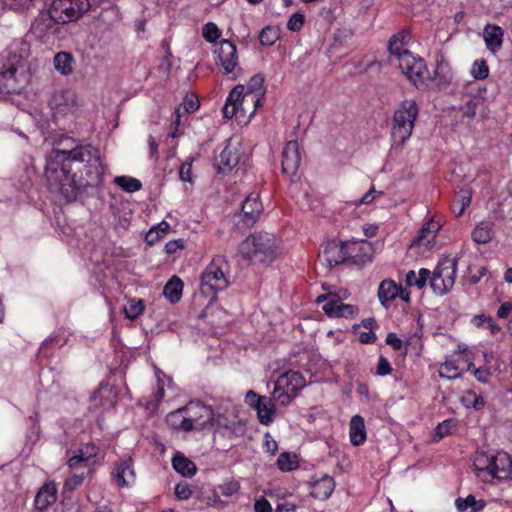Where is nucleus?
Here are the masks:
<instances>
[{
  "instance_id": "50",
  "label": "nucleus",
  "mask_w": 512,
  "mask_h": 512,
  "mask_svg": "<svg viewBox=\"0 0 512 512\" xmlns=\"http://www.w3.org/2000/svg\"><path fill=\"white\" fill-rule=\"evenodd\" d=\"M202 34L207 42L213 43L220 38L221 30L215 23L208 22L204 25Z\"/></svg>"
},
{
  "instance_id": "18",
  "label": "nucleus",
  "mask_w": 512,
  "mask_h": 512,
  "mask_svg": "<svg viewBox=\"0 0 512 512\" xmlns=\"http://www.w3.org/2000/svg\"><path fill=\"white\" fill-rule=\"evenodd\" d=\"M301 155L297 141L286 143L282 151V170L288 176H294L300 166Z\"/></svg>"
},
{
  "instance_id": "63",
  "label": "nucleus",
  "mask_w": 512,
  "mask_h": 512,
  "mask_svg": "<svg viewBox=\"0 0 512 512\" xmlns=\"http://www.w3.org/2000/svg\"><path fill=\"white\" fill-rule=\"evenodd\" d=\"M386 343L391 345L396 350H400L403 346L402 340L395 333H389L387 335Z\"/></svg>"
},
{
  "instance_id": "15",
  "label": "nucleus",
  "mask_w": 512,
  "mask_h": 512,
  "mask_svg": "<svg viewBox=\"0 0 512 512\" xmlns=\"http://www.w3.org/2000/svg\"><path fill=\"white\" fill-rule=\"evenodd\" d=\"M217 64L222 68L224 74L235 72L238 68L237 47L229 40H222L214 50Z\"/></svg>"
},
{
  "instance_id": "6",
  "label": "nucleus",
  "mask_w": 512,
  "mask_h": 512,
  "mask_svg": "<svg viewBox=\"0 0 512 512\" xmlns=\"http://www.w3.org/2000/svg\"><path fill=\"white\" fill-rule=\"evenodd\" d=\"M228 274L229 263L226 257L222 255L213 257L201 274V293L210 300H215L217 292L228 287Z\"/></svg>"
},
{
  "instance_id": "28",
  "label": "nucleus",
  "mask_w": 512,
  "mask_h": 512,
  "mask_svg": "<svg viewBox=\"0 0 512 512\" xmlns=\"http://www.w3.org/2000/svg\"><path fill=\"white\" fill-rule=\"evenodd\" d=\"M494 222L484 220L479 222L471 233L472 240L477 244H487L494 236Z\"/></svg>"
},
{
  "instance_id": "64",
  "label": "nucleus",
  "mask_w": 512,
  "mask_h": 512,
  "mask_svg": "<svg viewBox=\"0 0 512 512\" xmlns=\"http://www.w3.org/2000/svg\"><path fill=\"white\" fill-rule=\"evenodd\" d=\"M296 506L293 503L285 502L277 505L275 512H295Z\"/></svg>"
},
{
  "instance_id": "7",
  "label": "nucleus",
  "mask_w": 512,
  "mask_h": 512,
  "mask_svg": "<svg viewBox=\"0 0 512 512\" xmlns=\"http://www.w3.org/2000/svg\"><path fill=\"white\" fill-rule=\"evenodd\" d=\"M419 108L412 99L402 101L393 115L391 138L393 146H403L411 137Z\"/></svg>"
},
{
  "instance_id": "48",
  "label": "nucleus",
  "mask_w": 512,
  "mask_h": 512,
  "mask_svg": "<svg viewBox=\"0 0 512 512\" xmlns=\"http://www.w3.org/2000/svg\"><path fill=\"white\" fill-rule=\"evenodd\" d=\"M470 74L475 80H484L489 75V67L484 59H477L473 62Z\"/></svg>"
},
{
  "instance_id": "42",
  "label": "nucleus",
  "mask_w": 512,
  "mask_h": 512,
  "mask_svg": "<svg viewBox=\"0 0 512 512\" xmlns=\"http://www.w3.org/2000/svg\"><path fill=\"white\" fill-rule=\"evenodd\" d=\"M471 323L475 327L489 330L492 335H495L500 331V327L496 321L491 316L486 314L475 315L472 318Z\"/></svg>"
},
{
  "instance_id": "8",
  "label": "nucleus",
  "mask_w": 512,
  "mask_h": 512,
  "mask_svg": "<svg viewBox=\"0 0 512 512\" xmlns=\"http://www.w3.org/2000/svg\"><path fill=\"white\" fill-rule=\"evenodd\" d=\"M458 259L451 255H442L433 272L430 271L429 285L439 296L449 293L455 285Z\"/></svg>"
},
{
  "instance_id": "4",
  "label": "nucleus",
  "mask_w": 512,
  "mask_h": 512,
  "mask_svg": "<svg viewBox=\"0 0 512 512\" xmlns=\"http://www.w3.org/2000/svg\"><path fill=\"white\" fill-rule=\"evenodd\" d=\"M16 44L0 57V93H12L27 83V66L23 54H17Z\"/></svg>"
},
{
  "instance_id": "31",
  "label": "nucleus",
  "mask_w": 512,
  "mask_h": 512,
  "mask_svg": "<svg viewBox=\"0 0 512 512\" xmlns=\"http://www.w3.org/2000/svg\"><path fill=\"white\" fill-rule=\"evenodd\" d=\"M92 401L94 405H100L104 409L112 407L116 402V393L109 385H101L93 394Z\"/></svg>"
},
{
  "instance_id": "33",
  "label": "nucleus",
  "mask_w": 512,
  "mask_h": 512,
  "mask_svg": "<svg viewBox=\"0 0 512 512\" xmlns=\"http://www.w3.org/2000/svg\"><path fill=\"white\" fill-rule=\"evenodd\" d=\"M183 286L179 277L172 276L163 288V295L170 303H177L181 299Z\"/></svg>"
},
{
  "instance_id": "16",
  "label": "nucleus",
  "mask_w": 512,
  "mask_h": 512,
  "mask_svg": "<svg viewBox=\"0 0 512 512\" xmlns=\"http://www.w3.org/2000/svg\"><path fill=\"white\" fill-rule=\"evenodd\" d=\"M347 258L345 245L342 241L332 240L325 243L319 252V261L329 267L342 263Z\"/></svg>"
},
{
  "instance_id": "58",
  "label": "nucleus",
  "mask_w": 512,
  "mask_h": 512,
  "mask_svg": "<svg viewBox=\"0 0 512 512\" xmlns=\"http://www.w3.org/2000/svg\"><path fill=\"white\" fill-rule=\"evenodd\" d=\"M179 177L184 182L192 181V163L184 162L179 169Z\"/></svg>"
},
{
  "instance_id": "39",
  "label": "nucleus",
  "mask_w": 512,
  "mask_h": 512,
  "mask_svg": "<svg viewBox=\"0 0 512 512\" xmlns=\"http://www.w3.org/2000/svg\"><path fill=\"white\" fill-rule=\"evenodd\" d=\"M441 378L456 379L460 376V367L458 360L453 357H447L439 367Z\"/></svg>"
},
{
  "instance_id": "41",
  "label": "nucleus",
  "mask_w": 512,
  "mask_h": 512,
  "mask_svg": "<svg viewBox=\"0 0 512 512\" xmlns=\"http://www.w3.org/2000/svg\"><path fill=\"white\" fill-rule=\"evenodd\" d=\"M471 203V192L461 190L452 202V211L456 217H460Z\"/></svg>"
},
{
  "instance_id": "20",
  "label": "nucleus",
  "mask_w": 512,
  "mask_h": 512,
  "mask_svg": "<svg viewBox=\"0 0 512 512\" xmlns=\"http://www.w3.org/2000/svg\"><path fill=\"white\" fill-rule=\"evenodd\" d=\"M113 478L120 487H128L134 484L136 476L132 468L130 457L120 460L112 473Z\"/></svg>"
},
{
  "instance_id": "26",
  "label": "nucleus",
  "mask_w": 512,
  "mask_h": 512,
  "mask_svg": "<svg viewBox=\"0 0 512 512\" xmlns=\"http://www.w3.org/2000/svg\"><path fill=\"white\" fill-rule=\"evenodd\" d=\"M57 499V488L55 483L44 484L35 496V506L38 510H44L55 503Z\"/></svg>"
},
{
  "instance_id": "5",
  "label": "nucleus",
  "mask_w": 512,
  "mask_h": 512,
  "mask_svg": "<svg viewBox=\"0 0 512 512\" xmlns=\"http://www.w3.org/2000/svg\"><path fill=\"white\" fill-rule=\"evenodd\" d=\"M239 252L251 263L270 264L277 256L278 246L273 234L261 232L244 239L239 246Z\"/></svg>"
},
{
  "instance_id": "44",
  "label": "nucleus",
  "mask_w": 512,
  "mask_h": 512,
  "mask_svg": "<svg viewBox=\"0 0 512 512\" xmlns=\"http://www.w3.org/2000/svg\"><path fill=\"white\" fill-rule=\"evenodd\" d=\"M114 183L128 193L137 192L142 188L141 181L131 176H117Z\"/></svg>"
},
{
  "instance_id": "23",
  "label": "nucleus",
  "mask_w": 512,
  "mask_h": 512,
  "mask_svg": "<svg viewBox=\"0 0 512 512\" xmlns=\"http://www.w3.org/2000/svg\"><path fill=\"white\" fill-rule=\"evenodd\" d=\"M263 211V205L257 193L249 194L242 204L244 221L247 225H253Z\"/></svg>"
},
{
  "instance_id": "43",
  "label": "nucleus",
  "mask_w": 512,
  "mask_h": 512,
  "mask_svg": "<svg viewBox=\"0 0 512 512\" xmlns=\"http://www.w3.org/2000/svg\"><path fill=\"white\" fill-rule=\"evenodd\" d=\"M453 79L452 68L448 62L438 61L435 67V80L439 85L449 84Z\"/></svg>"
},
{
  "instance_id": "49",
  "label": "nucleus",
  "mask_w": 512,
  "mask_h": 512,
  "mask_svg": "<svg viewBox=\"0 0 512 512\" xmlns=\"http://www.w3.org/2000/svg\"><path fill=\"white\" fill-rule=\"evenodd\" d=\"M145 305L142 300H129L124 307L125 316L129 319H136L144 311Z\"/></svg>"
},
{
  "instance_id": "51",
  "label": "nucleus",
  "mask_w": 512,
  "mask_h": 512,
  "mask_svg": "<svg viewBox=\"0 0 512 512\" xmlns=\"http://www.w3.org/2000/svg\"><path fill=\"white\" fill-rule=\"evenodd\" d=\"M305 23V15L301 12L293 13L287 21V29L292 32H299Z\"/></svg>"
},
{
  "instance_id": "17",
  "label": "nucleus",
  "mask_w": 512,
  "mask_h": 512,
  "mask_svg": "<svg viewBox=\"0 0 512 512\" xmlns=\"http://www.w3.org/2000/svg\"><path fill=\"white\" fill-rule=\"evenodd\" d=\"M239 159L237 147L229 141L215 157L213 166L218 173L227 174L238 164Z\"/></svg>"
},
{
  "instance_id": "40",
  "label": "nucleus",
  "mask_w": 512,
  "mask_h": 512,
  "mask_svg": "<svg viewBox=\"0 0 512 512\" xmlns=\"http://www.w3.org/2000/svg\"><path fill=\"white\" fill-rule=\"evenodd\" d=\"M460 402L465 408H473L475 410H481L485 406V399L477 395L473 390H467L462 393Z\"/></svg>"
},
{
  "instance_id": "3",
  "label": "nucleus",
  "mask_w": 512,
  "mask_h": 512,
  "mask_svg": "<svg viewBox=\"0 0 512 512\" xmlns=\"http://www.w3.org/2000/svg\"><path fill=\"white\" fill-rule=\"evenodd\" d=\"M473 465L484 481L512 478V455L506 450H476Z\"/></svg>"
},
{
  "instance_id": "11",
  "label": "nucleus",
  "mask_w": 512,
  "mask_h": 512,
  "mask_svg": "<svg viewBox=\"0 0 512 512\" xmlns=\"http://www.w3.org/2000/svg\"><path fill=\"white\" fill-rule=\"evenodd\" d=\"M49 106L55 117L76 116L81 110V100L72 89H60L53 93Z\"/></svg>"
},
{
  "instance_id": "62",
  "label": "nucleus",
  "mask_w": 512,
  "mask_h": 512,
  "mask_svg": "<svg viewBox=\"0 0 512 512\" xmlns=\"http://www.w3.org/2000/svg\"><path fill=\"white\" fill-rule=\"evenodd\" d=\"M512 311V302H504L500 305V307L497 310V316L499 318L506 319L509 317L510 313Z\"/></svg>"
},
{
  "instance_id": "29",
  "label": "nucleus",
  "mask_w": 512,
  "mask_h": 512,
  "mask_svg": "<svg viewBox=\"0 0 512 512\" xmlns=\"http://www.w3.org/2000/svg\"><path fill=\"white\" fill-rule=\"evenodd\" d=\"M349 437L354 446H359L366 439V428L364 418L360 415H354L349 424Z\"/></svg>"
},
{
  "instance_id": "53",
  "label": "nucleus",
  "mask_w": 512,
  "mask_h": 512,
  "mask_svg": "<svg viewBox=\"0 0 512 512\" xmlns=\"http://www.w3.org/2000/svg\"><path fill=\"white\" fill-rule=\"evenodd\" d=\"M457 426V421L455 419H446L441 422L436 428V434L440 438H443L451 433L453 429Z\"/></svg>"
},
{
  "instance_id": "57",
  "label": "nucleus",
  "mask_w": 512,
  "mask_h": 512,
  "mask_svg": "<svg viewBox=\"0 0 512 512\" xmlns=\"http://www.w3.org/2000/svg\"><path fill=\"white\" fill-rule=\"evenodd\" d=\"M84 479V474H74L64 482V491H73L79 487Z\"/></svg>"
},
{
  "instance_id": "35",
  "label": "nucleus",
  "mask_w": 512,
  "mask_h": 512,
  "mask_svg": "<svg viewBox=\"0 0 512 512\" xmlns=\"http://www.w3.org/2000/svg\"><path fill=\"white\" fill-rule=\"evenodd\" d=\"M486 506V502L483 499H476L473 495H468L465 498L458 497L455 500V507L459 512H465L471 509V512H480Z\"/></svg>"
},
{
  "instance_id": "61",
  "label": "nucleus",
  "mask_w": 512,
  "mask_h": 512,
  "mask_svg": "<svg viewBox=\"0 0 512 512\" xmlns=\"http://www.w3.org/2000/svg\"><path fill=\"white\" fill-rule=\"evenodd\" d=\"M254 510L255 512H272V506L266 498L260 497L255 500Z\"/></svg>"
},
{
  "instance_id": "47",
  "label": "nucleus",
  "mask_w": 512,
  "mask_h": 512,
  "mask_svg": "<svg viewBox=\"0 0 512 512\" xmlns=\"http://www.w3.org/2000/svg\"><path fill=\"white\" fill-rule=\"evenodd\" d=\"M279 36L280 33L277 27L266 26L260 32L259 40L262 45L271 46L279 39Z\"/></svg>"
},
{
  "instance_id": "52",
  "label": "nucleus",
  "mask_w": 512,
  "mask_h": 512,
  "mask_svg": "<svg viewBox=\"0 0 512 512\" xmlns=\"http://www.w3.org/2000/svg\"><path fill=\"white\" fill-rule=\"evenodd\" d=\"M468 370H471L474 377L483 384H486L490 381L491 378V371L489 368L486 367H478L476 368L472 363H469Z\"/></svg>"
},
{
  "instance_id": "19",
  "label": "nucleus",
  "mask_w": 512,
  "mask_h": 512,
  "mask_svg": "<svg viewBox=\"0 0 512 512\" xmlns=\"http://www.w3.org/2000/svg\"><path fill=\"white\" fill-rule=\"evenodd\" d=\"M185 407L190 408L191 430H199L212 420V410L200 402H190Z\"/></svg>"
},
{
  "instance_id": "34",
  "label": "nucleus",
  "mask_w": 512,
  "mask_h": 512,
  "mask_svg": "<svg viewBox=\"0 0 512 512\" xmlns=\"http://www.w3.org/2000/svg\"><path fill=\"white\" fill-rule=\"evenodd\" d=\"M173 468L185 477L194 476L197 469L193 461L183 456L180 452L176 453L172 458Z\"/></svg>"
},
{
  "instance_id": "22",
  "label": "nucleus",
  "mask_w": 512,
  "mask_h": 512,
  "mask_svg": "<svg viewBox=\"0 0 512 512\" xmlns=\"http://www.w3.org/2000/svg\"><path fill=\"white\" fill-rule=\"evenodd\" d=\"M278 388H284L298 395V392L306 386V380L298 371H287L282 373L275 382Z\"/></svg>"
},
{
  "instance_id": "30",
  "label": "nucleus",
  "mask_w": 512,
  "mask_h": 512,
  "mask_svg": "<svg viewBox=\"0 0 512 512\" xmlns=\"http://www.w3.org/2000/svg\"><path fill=\"white\" fill-rule=\"evenodd\" d=\"M53 65L58 73L69 76L74 71L75 59L70 53L61 51L55 54Z\"/></svg>"
},
{
  "instance_id": "55",
  "label": "nucleus",
  "mask_w": 512,
  "mask_h": 512,
  "mask_svg": "<svg viewBox=\"0 0 512 512\" xmlns=\"http://www.w3.org/2000/svg\"><path fill=\"white\" fill-rule=\"evenodd\" d=\"M383 195L382 191H377L374 188H371L368 192H366L361 198L354 201L355 206H360L362 204H370L372 203L377 197H380Z\"/></svg>"
},
{
  "instance_id": "56",
  "label": "nucleus",
  "mask_w": 512,
  "mask_h": 512,
  "mask_svg": "<svg viewBox=\"0 0 512 512\" xmlns=\"http://www.w3.org/2000/svg\"><path fill=\"white\" fill-rule=\"evenodd\" d=\"M175 495L179 500H187L192 495V489L187 482H180L175 486Z\"/></svg>"
},
{
  "instance_id": "14",
  "label": "nucleus",
  "mask_w": 512,
  "mask_h": 512,
  "mask_svg": "<svg viewBox=\"0 0 512 512\" xmlns=\"http://www.w3.org/2000/svg\"><path fill=\"white\" fill-rule=\"evenodd\" d=\"M441 228V223L434 219H430L423 224L419 234L412 241L410 248L416 249L418 253L425 254L438 248L436 237Z\"/></svg>"
},
{
  "instance_id": "32",
  "label": "nucleus",
  "mask_w": 512,
  "mask_h": 512,
  "mask_svg": "<svg viewBox=\"0 0 512 512\" xmlns=\"http://www.w3.org/2000/svg\"><path fill=\"white\" fill-rule=\"evenodd\" d=\"M409 39V33L405 31L393 35L388 42L390 54L399 60L403 53H410V51L406 49Z\"/></svg>"
},
{
  "instance_id": "27",
  "label": "nucleus",
  "mask_w": 512,
  "mask_h": 512,
  "mask_svg": "<svg viewBox=\"0 0 512 512\" xmlns=\"http://www.w3.org/2000/svg\"><path fill=\"white\" fill-rule=\"evenodd\" d=\"M93 450H74V454L68 459V466L72 469L90 468L97 462Z\"/></svg>"
},
{
  "instance_id": "9",
  "label": "nucleus",
  "mask_w": 512,
  "mask_h": 512,
  "mask_svg": "<svg viewBox=\"0 0 512 512\" xmlns=\"http://www.w3.org/2000/svg\"><path fill=\"white\" fill-rule=\"evenodd\" d=\"M91 8L89 0H53L49 16L55 23L66 24L81 18Z\"/></svg>"
},
{
  "instance_id": "13",
  "label": "nucleus",
  "mask_w": 512,
  "mask_h": 512,
  "mask_svg": "<svg viewBox=\"0 0 512 512\" xmlns=\"http://www.w3.org/2000/svg\"><path fill=\"white\" fill-rule=\"evenodd\" d=\"M244 401L250 408L256 411L261 424L269 425L274 421L276 405L272 398L260 396L253 390H250L246 393Z\"/></svg>"
},
{
  "instance_id": "24",
  "label": "nucleus",
  "mask_w": 512,
  "mask_h": 512,
  "mask_svg": "<svg viewBox=\"0 0 512 512\" xmlns=\"http://www.w3.org/2000/svg\"><path fill=\"white\" fill-rule=\"evenodd\" d=\"M504 31L500 26L494 24H487L483 30V39L487 49L496 54L503 44Z\"/></svg>"
},
{
  "instance_id": "12",
  "label": "nucleus",
  "mask_w": 512,
  "mask_h": 512,
  "mask_svg": "<svg viewBox=\"0 0 512 512\" xmlns=\"http://www.w3.org/2000/svg\"><path fill=\"white\" fill-rule=\"evenodd\" d=\"M402 73L417 87L426 86L428 70L423 59L410 53H403L398 60Z\"/></svg>"
},
{
  "instance_id": "60",
  "label": "nucleus",
  "mask_w": 512,
  "mask_h": 512,
  "mask_svg": "<svg viewBox=\"0 0 512 512\" xmlns=\"http://www.w3.org/2000/svg\"><path fill=\"white\" fill-rule=\"evenodd\" d=\"M184 248V241L182 239H175L167 242L165 244V252L167 254H174L179 250H182Z\"/></svg>"
},
{
  "instance_id": "37",
  "label": "nucleus",
  "mask_w": 512,
  "mask_h": 512,
  "mask_svg": "<svg viewBox=\"0 0 512 512\" xmlns=\"http://www.w3.org/2000/svg\"><path fill=\"white\" fill-rule=\"evenodd\" d=\"M299 456L293 451H284L277 458V466L283 472H290L299 467Z\"/></svg>"
},
{
  "instance_id": "1",
  "label": "nucleus",
  "mask_w": 512,
  "mask_h": 512,
  "mask_svg": "<svg viewBox=\"0 0 512 512\" xmlns=\"http://www.w3.org/2000/svg\"><path fill=\"white\" fill-rule=\"evenodd\" d=\"M103 172L100 152L91 145L53 149L46 156L45 178L49 189L67 201L75 199L82 188L100 185Z\"/></svg>"
},
{
  "instance_id": "25",
  "label": "nucleus",
  "mask_w": 512,
  "mask_h": 512,
  "mask_svg": "<svg viewBox=\"0 0 512 512\" xmlns=\"http://www.w3.org/2000/svg\"><path fill=\"white\" fill-rule=\"evenodd\" d=\"M166 421L174 430L191 431L190 408L181 407L170 412L166 417Z\"/></svg>"
},
{
  "instance_id": "46",
  "label": "nucleus",
  "mask_w": 512,
  "mask_h": 512,
  "mask_svg": "<svg viewBox=\"0 0 512 512\" xmlns=\"http://www.w3.org/2000/svg\"><path fill=\"white\" fill-rule=\"evenodd\" d=\"M181 107L187 112V113H192V112H195L198 108H199V101L197 98H195L193 95H191L190 97H186L183 101V103L181 104V106L176 109L175 111V120H173V125H175V130L177 129V126L179 125V122H180V109Z\"/></svg>"
},
{
  "instance_id": "54",
  "label": "nucleus",
  "mask_w": 512,
  "mask_h": 512,
  "mask_svg": "<svg viewBox=\"0 0 512 512\" xmlns=\"http://www.w3.org/2000/svg\"><path fill=\"white\" fill-rule=\"evenodd\" d=\"M218 488L223 496L230 497L239 491L240 484L235 480H229L221 484Z\"/></svg>"
},
{
  "instance_id": "59",
  "label": "nucleus",
  "mask_w": 512,
  "mask_h": 512,
  "mask_svg": "<svg viewBox=\"0 0 512 512\" xmlns=\"http://www.w3.org/2000/svg\"><path fill=\"white\" fill-rule=\"evenodd\" d=\"M391 371L392 368L388 360L384 357H380L376 367V374L379 376H386L390 374Z\"/></svg>"
},
{
  "instance_id": "38",
  "label": "nucleus",
  "mask_w": 512,
  "mask_h": 512,
  "mask_svg": "<svg viewBox=\"0 0 512 512\" xmlns=\"http://www.w3.org/2000/svg\"><path fill=\"white\" fill-rule=\"evenodd\" d=\"M400 288L395 282L391 280H384L381 282L378 289V296L383 305L394 300L399 293Z\"/></svg>"
},
{
  "instance_id": "45",
  "label": "nucleus",
  "mask_w": 512,
  "mask_h": 512,
  "mask_svg": "<svg viewBox=\"0 0 512 512\" xmlns=\"http://www.w3.org/2000/svg\"><path fill=\"white\" fill-rule=\"evenodd\" d=\"M296 394L293 392L290 393V391L284 389V388H278L277 384L274 385V390L272 392V399L276 404L280 406H288L294 398H296Z\"/></svg>"
},
{
  "instance_id": "10",
  "label": "nucleus",
  "mask_w": 512,
  "mask_h": 512,
  "mask_svg": "<svg viewBox=\"0 0 512 512\" xmlns=\"http://www.w3.org/2000/svg\"><path fill=\"white\" fill-rule=\"evenodd\" d=\"M348 297L347 290H341L338 293H328L319 295L316 298L318 304L324 303L322 310L330 318H350L357 313V307L351 304L343 303L342 300Z\"/></svg>"
},
{
  "instance_id": "21",
  "label": "nucleus",
  "mask_w": 512,
  "mask_h": 512,
  "mask_svg": "<svg viewBox=\"0 0 512 512\" xmlns=\"http://www.w3.org/2000/svg\"><path fill=\"white\" fill-rule=\"evenodd\" d=\"M309 485L311 489L310 495L320 500L329 498L335 488L334 479L327 474H322L320 477L314 478L309 482Z\"/></svg>"
},
{
  "instance_id": "2",
  "label": "nucleus",
  "mask_w": 512,
  "mask_h": 512,
  "mask_svg": "<svg viewBox=\"0 0 512 512\" xmlns=\"http://www.w3.org/2000/svg\"><path fill=\"white\" fill-rule=\"evenodd\" d=\"M263 82L264 78L261 75H255L250 79L246 89L243 85L235 86L223 107L224 118H235L239 125H247L257 108L262 105Z\"/></svg>"
},
{
  "instance_id": "36",
  "label": "nucleus",
  "mask_w": 512,
  "mask_h": 512,
  "mask_svg": "<svg viewBox=\"0 0 512 512\" xmlns=\"http://www.w3.org/2000/svg\"><path fill=\"white\" fill-rule=\"evenodd\" d=\"M430 278V270L426 268L419 269L418 272L410 270L405 276V282L409 287H416L421 290L426 286Z\"/></svg>"
}]
</instances>
